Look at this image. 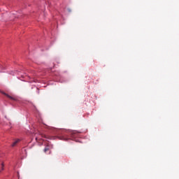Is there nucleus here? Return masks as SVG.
Here are the masks:
<instances>
[{"label": "nucleus", "mask_w": 179, "mask_h": 179, "mask_svg": "<svg viewBox=\"0 0 179 179\" xmlns=\"http://www.w3.org/2000/svg\"><path fill=\"white\" fill-rule=\"evenodd\" d=\"M19 142H20V139H19V138L15 139V141L11 145V146L13 148H15V146H16V145H17L19 143Z\"/></svg>", "instance_id": "f257e3e1"}, {"label": "nucleus", "mask_w": 179, "mask_h": 179, "mask_svg": "<svg viewBox=\"0 0 179 179\" xmlns=\"http://www.w3.org/2000/svg\"><path fill=\"white\" fill-rule=\"evenodd\" d=\"M1 170H0V171H1V173H2V171H3V170H5V164L3 163V162H2L1 163Z\"/></svg>", "instance_id": "f03ea898"}, {"label": "nucleus", "mask_w": 179, "mask_h": 179, "mask_svg": "<svg viewBox=\"0 0 179 179\" xmlns=\"http://www.w3.org/2000/svg\"><path fill=\"white\" fill-rule=\"evenodd\" d=\"M6 96H7V97H8V99H10V100H16V99L15 98H14V97H13V96H9V95H8V94H4Z\"/></svg>", "instance_id": "7ed1b4c3"}, {"label": "nucleus", "mask_w": 179, "mask_h": 179, "mask_svg": "<svg viewBox=\"0 0 179 179\" xmlns=\"http://www.w3.org/2000/svg\"><path fill=\"white\" fill-rule=\"evenodd\" d=\"M48 150H50V148H48V146L45 147L43 150L45 153H47V152H48Z\"/></svg>", "instance_id": "20e7f679"}, {"label": "nucleus", "mask_w": 179, "mask_h": 179, "mask_svg": "<svg viewBox=\"0 0 179 179\" xmlns=\"http://www.w3.org/2000/svg\"><path fill=\"white\" fill-rule=\"evenodd\" d=\"M61 139H62L63 141H68V138H66L64 137H62Z\"/></svg>", "instance_id": "39448f33"}, {"label": "nucleus", "mask_w": 179, "mask_h": 179, "mask_svg": "<svg viewBox=\"0 0 179 179\" xmlns=\"http://www.w3.org/2000/svg\"><path fill=\"white\" fill-rule=\"evenodd\" d=\"M74 135H75V134H71V137H73Z\"/></svg>", "instance_id": "423d86ee"}, {"label": "nucleus", "mask_w": 179, "mask_h": 179, "mask_svg": "<svg viewBox=\"0 0 179 179\" xmlns=\"http://www.w3.org/2000/svg\"><path fill=\"white\" fill-rule=\"evenodd\" d=\"M0 173H1V171H0Z\"/></svg>", "instance_id": "0eeeda50"}]
</instances>
